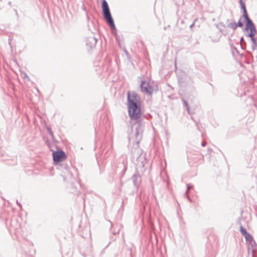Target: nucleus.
Listing matches in <instances>:
<instances>
[{
    "instance_id": "obj_31",
    "label": "nucleus",
    "mask_w": 257,
    "mask_h": 257,
    "mask_svg": "<svg viewBox=\"0 0 257 257\" xmlns=\"http://www.w3.org/2000/svg\"><path fill=\"white\" fill-rule=\"evenodd\" d=\"M194 25V23H193V24H192L191 25H190V28H191L193 27Z\"/></svg>"
},
{
    "instance_id": "obj_26",
    "label": "nucleus",
    "mask_w": 257,
    "mask_h": 257,
    "mask_svg": "<svg viewBox=\"0 0 257 257\" xmlns=\"http://www.w3.org/2000/svg\"><path fill=\"white\" fill-rule=\"evenodd\" d=\"M145 161V163L144 161H142L141 163V165H140V166H142L143 168L145 167V163H147V161L146 160H144Z\"/></svg>"
},
{
    "instance_id": "obj_37",
    "label": "nucleus",
    "mask_w": 257,
    "mask_h": 257,
    "mask_svg": "<svg viewBox=\"0 0 257 257\" xmlns=\"http://www.w3.org/2000/svg\"><path fill=\"white\" fill-rule=\"evenodd\" d=\"M15 12H16V15H18L17 11L16 10H15Z\"/></svg>"
},
{
    "instance_id": "obj_27",
    "label": "nucleus",
    "mask_w": 257,
    "mask_h": 257,
    "mask_svg": "<svg viewBox=\"0 0 257 257\" xmlns=\"http://www.w3.org/2000/svg\"><path fill=\"white\" fill-rule=\"evenodd\" d=\"M24 77L25 78H26V79H27V80H28V81H29V80H30V78H29V77L28 76V75H27L26 73H24Z\"/></svg>"
},
{
    "instance_id": "obj_29",
    "label": "nucleus",
    "mask_w": 257,
    "mask_h": 257,
    "mask_svg": "<svg viewBox=\"0 0 257 257\" xmlns=\"http://www.w3.org/2000/svg\"><path fill=\"white\" fill-rule=\"evenodd\" d=\"M206 145V143L205 142H202L201 143V146L202 147H205Z\"/></svg>"
},
{
    "instance_id": "obj_9",
    "label": "nucleus",
    "mask_w": 257,
    "mask_h": 257,
    "mask_svg": "<svg viewBox=\"0 0 257 257\" xmlns=\"http://www.w3.org/2000/svg\"><path fill=\"white\" fill-rule=\"evenodd\" d=\"M140 88L143 92H145L150 95L152 94L153 93V87L150 86L149 82H146L145 80H141Z\"/></svg>"
},
{
    "instance_id": "obj_4",
    "label": "nucleus",
    "mask_w": 257,
    "mask_h": 257,
    "mask_svg": "<svg viewBox=\"0 0 257 257\" xmlns=\"http://www.w3.org/2000/svg\"><path fill=\"white\" fill-rule=\"evenodd\" d=\"M178 83L181 89L186 92H193L195 91L194 81L192 77L187 75L182 72L177 75Z\"/></svg>"
},
{
    "instance_id": "obj_18",
    "label": "nucleus",
    "mask_w": 257,
    "mask_h": 257,
    "mask_svg": "<svg viewBox=\"0 0 257 257\" xmlns=\"http://www.w3.org/2000/svg\"><path fill=\"white\" fill-rule=\"evenodd\" d=\"M227 27L233 29V30H235L238 27L236 23L235 22L229 23L227 25Z\"/></svg>"
},
{
    "instance_id": "obj_3",
    "label": "nucleus",
    "mask_w": 257,
    "mask_h": 257,
    "mask_svg": "<svg viewBox=\"0 0 257 257\" xmlns=\"http://www.w3.org/2000/svg\"><path fill=\"white\" fill-rule=\"evenodd\" d=\"M101 8L103 19L107 24L110 27L112 34L115 37L117 36L116 28L111 16L108 3L106 0H101Z\"/></svg>"
},
{
    "instance_id": "obj_21",
    "label": "nucleus",
    "mask_w": 257,
    "mask_h": 257,
    "mask_svg": "<svg viewBox=\"0 0 257 257\" xmlns=\"http://www.w3.org/2000/svg\"><path fill=\"white\" fill-rule=\"evenodd\" d=\"M187 189L185 192L186 195H187V194L188 193L189 189H190L193 187V185H192L191 184H187Z\"/></svg>"
},
{
    "instance_id": "obj_24",
    "label": "nucleus",
    "mask_w": 257,
    "mask_h": 257,
    "mask_svg": "<svg viewBox=\"0 0 257 257\" xmlns=\"http://www.w3.org/2000/svg\"><path fill=\"white\" fill-rule=\"evenodd\" d=\"M46 143L47 145L48 146V148L50 149V151H52V150L51 149V143H50V142L48 140H47L46 142Z\"/></svg>"
},
{
    "instance_id": "obj_1",
    "label": "nucleus",
    "mask_w": 257,
    "mask_h": 257,
    "mask_svg": "<svg viewBox=\"0 0 257 257\" xmlns=\"http://www.w3.org/2000/svg\"><path fill=\"white\" fill-rule=\"evenodd\" d=\"M127 106L131 120L135 121L132 126V132L128 136L130 142L133 145L131 153L133 154V157L140 161L142 159L141 156L142 150L139 147V144L143 138L145 123L140 119L141 97L136 92L128 91L127 92Z\"/></svg>"
},
{
    "instance_id": "obj_5",
    "label": "nucleus",
    "mask_w": 257,
    "mask_h": 257,
    "mask_svg": "<svg viewBox=\"0 0 257 257\" xmlns=\"http://www.w3.org/2000/svg\"><path fill=\"white\" fill-rule=\"evenodd\" d=\"M242 31L245 32V35L247 37L250 38L251 41V49L252 51L257 50V38L255 37L256 34V29L253 23L245 25V27L242 28Z\"/></svg>"
},
{
    "instance_id": "obj_2",
    "label": "nucleus",
    "mask_w": 257,
    "mask_h": 257,
    "mask_svg": "<svg viewBox=\"0 0 257 257\" xmlns=\"http://www.w3.org/2000/svg\"><path fill=\"white\" fill-rule=\"evenodd\" d=\"M52 157L54 164L56 166H58L57 168L60 169L64 173H68L70 174L71 177H72V173H69V166L67 164L62 163L67 158L66 153L63 150H57L56 151L53 152Z\"/></svg>"
},
{
    "instance_id": "obj_17",
    "label": "nucleus",
    "mask_w": 257,
    "mask_h": 257,
    "mask_svg": "<svg viewBox=\"0 0 257 257\" xmlns=\"http://www.w3.org/2000/svg\"><path fill=\"white\" fill-rule=\"evenodd\" d=\"M240 47L242 50H244L246 48V43L244 40L243 37H241L240 39Z\"/></svg>"
},
{
    "instance_id": "obj_20",
    "label": "nucleus",
    "mask_w": 257,
    "mask_h": 257,
    "mask_svg": "<svg viewBox=\"0 0 257 257\" xmlns=\"http://www.w3.org/2000/svg\"><path fill=\"white\" fill-rule=\"evenodd\" d=\"M242 19H243V17H242V15H241L240 16V17L239 18V19L238 22L236 23L238 27L242 28L243 27L244 22V21H242Z\"/></svg>"
},
{
    "instance_id": "obj_16",
    "label": "nucleus",
    "mask_w": 257,
    "mask_h": 257,
    "mask_svg": "<svg viewBox=\"0 0 257 257\" xmlns=\"http://www.w3.org/2000/svg\"><path fill=\"white\" fill-rule=\"evenodd\" d=\"M177 25L178 27H180V29H184L186 27L184 24V21L182 20H179Z\"/></svg>"
},
{
    "instance_id": "obj_13",
    "label": "nucleus",
    "mask_w": 257,
    "mask_h": 257,
    "mask_svg": "<svg viewBox=\"0 0 257 257\" xmlns=\"http://www.w3.org/2000/svg\"><path fill=\"white\" fill-rule=\"evenodd\" d=\"M71 186H72V189H74V191H72V193L74 194L78 195V193L77 192H78V191H77V190L78 186L80 187V184H79V183L77 182L76 185L75 184L73 183L71 184Z\"/></svg>"
},
{
    "instance_id": "obj_35",
    "label": "nucleus",
    "mask_w": 257,
    "mask_h": 257,
    "mask_svg": "<svg viewBox=\"0 0 257 257\" xmlns=\"http://www.w3.org/2000/svg\"><path fill=\"white\" fill-rule=\"evenodd\" d=\"M82 9H83L84 10L86 11L84 6H82Z\"/></svg>"
},
{
    "instance_id": "obj_14",
    "label": "nucleus",
    "mask_w": 257,
    "mask_h": 257,
    "mask_svg": "<svg viewBox=\"0 0 257 257\" xmlns=\"http://www.w3.org/2000/svg\"><path fill=\"white\" fill-rule=\"evenodd\" d=\"M46 130L47 131V132L51 136V138H52V140L53 142H56V140H55V137H54V134L51 130V128L49 127V126H47L46 127Z\"/></svg>"
},
{
    "instance_id": "obj_25",
    "label": "nucleus",
    "mask_w": 257,
    "mask_h": 257,
    "mask_svg": "<svg viewBox=\"0 0 257 257\" xmlns=\"http://www.w3.org/2000/svg\"><path fill=\"white\" fill-rule=\"evenodd\" d=\"M16 203L18 205V206L20 208V209H22V204L18 201V200H16Z\"/></svg>"
},
{
    "instance_id": "obj_19",
    "label": "nucleus",
    "mask_w": 257,
    "mask_h": 257,
    "mask_svg": "<svg viewBox=\"0 0 257 257\" xmlns=\"http://www.w3.org/2000/svg\"><path fill=\"white\" fill-rule=\"evenodd\" d=\"M239 231L243 236L248 233L246 229L244 228L241 224L240 225Z\"/></svg>"
},
{
    "instance_id": "obj_10",
    "label": "nucleus",
    "mask_w": 257,
    "mask_h": 257,
    "mask_svg": "<svg viewBox=\"0 0 257 257\" xmlns=\"http://www.w3.org/2000/svg\"><path fill=\"white\" fill-rule=\"evenodd\" d=\"M131 179L133 182L134 187L136 188L137 190H138L139 187L142 182V178L140 174L137 171L132 176Z\"/></svg>"
},
{
    "instance_id": "obj_11",
    "label": "nucleus",
    "mask_w": 257,
    "mask_h": 257,
    "mask_svg": "<svg viewBox=\"0 0 257 257\" xmlns=\"http://www.w3.org/2000/svg\"><path fill=\"white\" fill-rule=\"evenodd\" d=\"M10 225L11 227L15 230L16 232H18L19 228L20 227V224L18 223L16 218L11 220Z\"/></svg>"
},
{
    "instance_id": "obj_28",
    "label": "nucleus",
    "mask_w": 257,
    "mask_h": 257,
    "mask_svg": "<svg viewBox=\"0 0 257 257\" xmlns=\"http://www.w3.org/2000/svg\"><path fill=\"white\" fill-rule=\"evenodd\" d=\"M232 50H234V51H235L236 52V53L238 54V55H240L239 53V52L238 51V50L237 49V48L235 47H233L232 48Z\"/></svg>"
},
{
    "instance_id": "obj_22",
    "label": "nucleus",
    "mask_w": 257,
    "mask_h": 257,
    "mask_svg": "<svg viewBox=\"0 0 257 257\" xmlns=\"http://www.w3.org/2000/svg\"><path fill=\"white\" fill-rule=\"evenodd\" d=\"M115 40H116V42L120 45V41L121 38V37L118 36V35H117V36H116L115 37Z\"/></svg>"
},
{
    "instance_id": "obj_30",
    "label": "nucleus",
    "mask_w": 257,
    "mask_h": 257,
    "mask_svg": "<svg viewBox=\"0 0 257 257\" xmlns=\"http://www.w3.org/2000/svg\"><path fill=\"white\" fill-rule=\"evenodd\" d=\"M119 229H118L117 231H113V234L114 235H115V234H117V233H119Z\"/></svg>"
},
{
    "instance_id": "obj_33",
    "label": "nucleus",
    "mask_w": 257,
    "mask_h": 257,
    "mask_svg": "<svg viewBox=\"0 0 257 257\" xmlns=\"http://www.w3.org/2000/svg\"><path fill=\"white\" fill-rule=\"evenodd\" d=\"M208 152H211L212 151V149H208Z\"/></svg>"
},
{
    "instance_id": "obj_36",
    "label": "nucleus",
    "mask_w": 257,
    "mask_h": 257,
    "mask_svg": "<svg viewBox=\"0 0 257 257\" xmlns=\"http://www.w3.org/2000/svg\"><path fill=\"white\" fill-rule=\"evenodd\" d=\"M8 4H9L10 6H11V5H12V3H11V2H9L8 3Z\"/></svg>"
},
{
    "instance_id": "obj_34",
    "label": "nucleus",
    "mask_w": 257,
    "mask_h": 257,
    "mask_svg": "<svg viewBox=\"0 0 257 257\" xmlns=\"http://www.w3.org/2000/svg\"><path fill=\"white\" fill-rule=\"evenodd\" d=\"M187 198L190 201H191V198L188 196H187Z\"/></svg>"
},
{
    "instance_id": "obj_38",
    "label": "nucleus",
    "mask_w": 257,
    "mask_h": 257,
    "mask_svg": "<svg viewBox=\"0 0 257 257\" xmlns=\"http://www.w3.org/2000/svg\"><path fill=\"white\" fill-rule=\"evenodd\" d=\"M252 257H254V255H253V254H252Z\"/></svg>"
},
{
    "instance_id": "obj_23",
    "label": "nucleus",
    "mask_w": 257,
    "mask_h": 257,
    "mask_svg": "<svg viewBox=\"0 0 257 257\" xmlns=\"http://www.w3.org/2000/svg\"><path fill=\"white\" fill-rule=\"evenodd\" d=\"M108 151V150L105 151L104 149L102 150V153L104 154V157L107 158L109 156L108 155H107Z\"/></svg>"
},
{
    "instance_id": "obj_8",
    "label": "nucleus",
    "mask_w": 257,
    "mask_h": 257,
    "mask_svg": "<svg viewBox=\"0 0 257 257\" xmlns=\"http://www.w3.org/2000/svg\"><path fill=\"white\" fill-rule=\"evenodd\" d=\"M97 40L94 36L87 37L85 39V45L88 51L95 48Z\"/></svg>"
},
{
    "instance_id": "obj_6",
    "label": "nucleus",
    "mask_w": 257,
    "mask_h": 257,
    "mask_svg": "<svg viewBox=\"0 0 257 257\" xmlns=\"http://www.w3.org/2000/svg\"><path fill=\"white\" fill-rule=\"evenodd\" d=\"M127 168V161L124 159H120L119 162L117 163L115 171L120 174V177H122L125 173Z\"/></svg>"
},
{
    "instance_id": "obj_7",
    "label": "nucleus",
    "mask_w": 257,
    "mask_h": 257,
    "mask_svg": "<svg viewBox=\"0 0 257 257\" xmlns=\"http://www.w3.org/2000/svg\"><path fill=\"white\" fill-rule=\"evenodd\" d=\"M240 4V9L242 11V17L244 19V22L245 25L253 23L252 21L250 19L248 16L245 3L243 2V0L239 1Z\"/></svg>"
},
{
    "instance_id": "obj_32",
    "label": "nucleus",
    "mask_w": 257,
    "mask_h": 257,
    "mask_svg": "<svg viewBox=\"0 0 257 257\" xmlns=\"http://www.w3.org/2000/svg\"><path fill=\"white\" fill-rule=\"evenodd\" d=\"M107 61H108V62L109 63H110V62H111V60H110L109 58H107Z\"/></svg>"
},
{
    "instance_id": "obj_12",
    "label": "nucleus",
    "mask_w": 257,
    "mask_h": 257,
    "mask_svg": "<svg viewBox=\"0 0 257 257\" xmlns=\"http://www.w3.org/2000/svg\"><path fill=\"white\" fill-rule=\"evenodd\" d=\"M246 242H248L249 244H251V245L252 246V242H253V243L254 244H255V242L254 241V240H253V238L252 237V236L250 235V234L249 233H247L245 235V236H244Z\"/></svg>"
},
{
    "instance_id": "obj_15",
    "label": "nucleus",
    "mask_w": 257,
    "mask_h": 257,
    "mask_svg": "<svg viewBox=\"0 0 257 257\" xmlns=\"http://www.w3.org/2000/svg\"><path fill=\"white\" fill-rule=\"evenodd\" d=\"M182 101L183 102V105H184V106L185 107V108H186V110L188 112V113L189 114L190 113V107H189V104L187 102V100H186L184 98H182Z\"/></svg>"
}]
</instances>
